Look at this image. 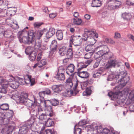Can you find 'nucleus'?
<instances>
[{
    "label": "nucleus",
    "mask_w": 134,
    "mask_h": 134,
    "mask_svg": "<svg viewBox=\"0 0 134 134\" xmlns=\"http://www.w3.org/2000/svg\"><path fill=\"white\" fill-rule=\"evenodd\" d=\"M58 104V101L55 99H52L51 101L48 100H45L42 108V111L44 112V113H46L48 115L53 116L54 114L52 110V107L50 105L52 104L53 105L56 106Z\"/></svg>",
    "instance_id": "obj_1"
},
{
    "label": "nucleus",
    "mask_w": 134,
    "mask_h": 134,
    "mask_svg": "<svg viewBox=\"0 0 134 134\" xmlns=\"http://www.w3.org/2000/svg\"><path fill=\"white\" fill-rule=\"evenodd\" d=\"M67 86L69 87V89L66 90L64 92L62 93V96L67 97H70L72 96H75L78 92V91L76 90V88L77 86V83H76L74 87L73 88V91L70 89L73 85L71 79H67L66 82Z\"/></svg>",
    "instance_id": "obj_2"
},
{
    "label": "nucleus",
    "mask_w": 134,
    "mask_h": 134,
    "mask_svg": "<svg viewBox=\"0 0 134 134\" xmlns=\"http://www.w3.org/2000/svg\"><path fill=\"white\" fill-rule=\"evenodd\" d=\"M98 37V34L92 31H86L82 39L87 40V43L88 45H93L96 42V38Z\"/></svg>",
    "instance_id": "obj_3"
},
{
    "label": "nucleus",
    "mask_w": 134,
    "mask_h": 134,
    "mask_svg": "<svg viewBox=\"0 0 134 134\" xmlns=\"http://www.w3.org/2000/svg\"><path fill=\"white\" fill-rule=\"evenodd\" d=\"M93 127L94 130L98 134H119V132L113 129L110 130L106 128L103 129L101 126L95 125Z\"/></svg>",
    "instance_id": "obj_4"
},
{
    "label": "nucleus",
    "mask_w": 134,
    "mask_h": 134,
    "mask_svg": "<svg viewBox=\"0 0 134 134\" xmlns=\"http://www.w3.org/2000/svg\"><path fill=\"white\" fill-rule=\"evenodd\" d=\"M34 37L33 32L32 30L29 31L28 33L27 37H21L20 36H19V39L21 43H23L25 44L31 43L33 40Z\"/></svg>",
    "instance_id": "obj_5"
},
{
    "label": "nucleus",
    "mask_w": 134,
    "mask_h": 134,
    "mask_svg": "<svg viewBox=\"0 0 134 134\" xmlns=\"http://www.w3.org/2000/svg\"><path fill=\"white\" fill-rule=\"evenodd\" d=\"M55 33V30L53 27L50 28L48 30L47 28H44L42 30V35H44L46 38H44V41L47 42L49 41V38L53 35Z\"/></svg>",
    "instance_id": "obj_6"
},
{
    "label": "nucleus",
    "mask_w": 134,
    "mask_h": 134,
    "mask_svg": "<svg viewBox=\"0 0 134 134\" xmlns=\"http://www.w3.org/2000/svg\"><path fill=\"white\" fill-rule=\"evenodd\" d=\"M47 114L46 113H44V112L42 111V124L44 126L49 127L53 126L54 124L53 121L49 118L50 117L53 116H51L49 115H47Z\"/></svg>",
    "instance_id": "obj_7"
},
{
    "label": "nucleus",
    "mask_w": 134,
    "mask_h": 134,
    "mask_svg": "<svg viewBox=\"0 0 134 134\" xmlns=\"http://www.w3.org/2000/svg\"><path fill=\"white\" fill-rule=\"evenodd\" d=\"M109 58L108 62L105 66L107 69L112 67H118L120 65V63L116 60L115 57L113 54Z\"/></svg>",
    "instance_id": "obj_8"
},
{
    "label": "nucleus",
    "mask_w": 134,
    "mask_h": 134,
    "mask_svg": "<svg viewBox=\"0 0 134 134\" xmlns=\"http://www.w3.org/2000/svg\"><path fill=\"white\" fill-rule=\"evenodd\" d=\"M121 4V3L120 1L116 0H108L107 2L108 8L110 10L118 8Z\"/></svg>",
    "instance_id": "obj_9"
},
{
    "label": "nucleus",
    "mask_w": 134,
    "mask_h": 134,
    "mask_svg": "<svg viewBox=\"0 0 134 134\" xmlns=\"http://www.w3.org/2000/svg\"><path fill=\"white\" fill-rule=\"evenodd\" d=\"M34 122V121H32L31 119L28 121L27 124L25 125L20 128L18 134H26L28 129L32 128L31 126L33 124Z\"/></svg>",
    "instance_id": "obj_10"
},
{
    "label": "nucleus",
    "mask_w": 134,
    "mask_h": 134,
    "mask_svg": "<svg viewBox=\"0 0 134 134\" xmlns=\"http://www.w3.org/2000/svg\"><path fill=\"white\" fill-rule=\"evenodd\" d=\"M0 85L2 86V88L0 90V92L6 93L7 92V88L9 86L8 82L1 77H0Z\"/></svg>",
    "instance_id": "obj_11"
},
{
    "label": "nucleus",
    "mask_w": 134,
    "mask_h": 134,
    "mask_svg": "<svg viewBox=\"0 0 134 134\" xmlns=\"http://www.w3.org/2000/svg\"><path fill=\"white\" fill-rule=\"evenodd\" d=\"M4 116L3 118L2 119L0 118V122L3 121L5 122L6 124L8 123L9 121L11 120L12 117L13 115V111L10 110L9 112H7L5 114L3 113Z\"/></svg>",
    "instance_id": "obj_12"
},
{
    "label": "nucleus",
    "mask_w": 134,
    "mask_h": 134,
    "mask_svg": "<svg viewBox=\"0 0 134 134\" xmlns=\"http://www.w3.org/2000/svg\"><path fill=\"white\" fill-rule=\"evenodd\" d=\"M129 77H125L121 79L118 82L119 85L118 86L114 88V90L117 91L119 90L126 85L127 82L129 81Z\"/></svg>",
    "instance_id": "obj_13"
},
{
    "label": "nucleus",
    "mask_w": 134,
    "mask_h": 134,
    "mask_svg": "<svg viewBox=\"0 0 134 134\" xmlns=\"http://www.w3.org/2000/svg\"><path fill=\"white\" fill-rule=\"evenodd\" d=\"M103 48L106 51H104L103 50L100 51L96 53L94 56V58L97 59H99L101 60V57L104 54H106L107 53L109 52V49L108 47L106 46H104Z\"/></svg>",
    "instance_id": "obj_14"
},
{
    "label": "nucleus",
    "mask_w": 134,
    "mask_h": 134,
    "mask_svg": "<svg viewBox=\"0 0 134 134\" xmlns=\"http://www.w3.org/2000/svg\"><path fill=\"white\" fill-rule=\"evenodd\" d=\"M25 98V99L28 98L27 94L26 93H25L22 94L20 96H19L17 94H13L12 98L14 100L18 101L20 103L23 102L24 101L23 100V98Z\"/></svg>",
    "instance_id": "obj_15"
},
{
    "label": "nucleus",
    "mask_w": 134,
    "mask_h": 134,
    "mask_svg": "<svg viewBox=\"0 0 134 134\" xmlns=\"http://www.w3.org/2000/svg\"><path fill=\"white\" fill-rule=\"evenodd\" d=\"M9 105L5 103L0 104V118L2 119L4 116L3 113L4 110H7L9 109Z\"/></svg>",
    "instance_id": "obj_16"
},
{
    "label": "nucleus",
    "mask_w": 134,
    "mask_h": 134,
    "mask_svg": "<svg viewBox=\"0 0 134 134\" xmlns=\"http://www.w3.org/2000/svg\"><path fill=\"white\" fill-rule=\"evenodd\" d=\"M52 88L54 92L59 93L63 90L64 87L62 85H54L52 86Z\"/></svg>",
    "instance_id": "obj_17"
},
{
    "label": "nucleus",
    "mask_w": 134,
    "mask_h": 134,
    "mask_svg": "<svg viewBox=\"0 0 134 134\" xmlns=\"http://www.w3.org/2000/svg\"><path fill=\"white\" fill-rule=\"evenodd\" d=\"M92 60L90 59L87 60L85 63L81 62L78 63L77 66L79 67L78 70H81L82 69L86 68L92 61Z\"/></svg>",
    "instance_id": "obj_18"
},
{
    "label": "nucleus",
    "mask_w": 134,
    "mask_h": 134,
    "mask_svg": "<svg viewBox=\"0 0 134 134\" xmlns=\"http://www.w3.org/2000/svg\"><path fill=\"white\" fill-rule=\"evenodd\" d=\"M80 42H81L78 36H72L70 38L69 46L71 47V44H74V43H79Z\"/></svg>",
    "instance_id": "obj_19"
},
{
    "label": "nucleus",
    "mask_w": 134,
    "mask_h": 134,
    "mask_svg": "<svg viewBox=\"0 0 134 134\" xmlns=\"http://www.w3.org/2000/svg\"><path fill=\"white\" fill-rule=\"evenodd\" d=\"M27 98L25 99V98H23V100H24L23 102H21V103H24V104L26 106L29 107H31L32 105L34 102L35 101V98L34 99V101L27 99Z\"/></svg>",
    "instance_id": "obj_20"
},
{
    "label": "nucleus",
    "mask_w": 134,
    "mask_h": 134,
    "mask_svg": "<svg viewBox=\"0 0 134 134\" xmlns=\"http://www.w3.org/2000/svg\"><path fill=\"white\" fill-rule=\"evenodd\" d=\"M75 66L74 65L72 64H70L68 66L66 69V73L70 76L72 75V74L74 72Z\"/></svg>",
    "instance_id": "obj_21"
},
{
    "label": "nucleus",
    "mask_w": 134,
    "mask_h": 134,
    "mask_svg": "<svg viewBox=\"0 0 134 134\" xmlns=\"http://www.w3.org/2000/svg\"><path fill=\"white\" fill-rule=\"evenodd\" d=\"M121 92L120 91L116 92L115 93L111 92L108 93V95L111 98V100H114L118 98V95Z\"/></svg>",
    "instance_id": "obj_22"
},
{
    "label": "nucleus",
    "mask_w": 134,
    "mask_h": 134,
    "mask_svg": "<svg viewBox=\"0 0 134 134\" xmlns=\"http://www.w3.org/2000/svg\"><path fill=\"white\" fill-rule=\"evenodd\" d=\"M3 36L7 38H10L11 39V40H12L14 37V36L13 34L12 31L9 30H7L4 32Z\"/></svg>",
    "instance_id": "obj_23"
},
{
    "label": "nucleus",
    "mask_w": 134,
    "mask_h": 134,
    "mask_svg": "<svg viewBox=\"0 0 134 134\" xmlns=\"http://www.w3.org/2000/svg\"><path fill=\"white\" fill-rule=\"evenodd\" d=\"M27 77L28 79H27L25 80V84L28 85L31 83L30 85L33 86L34 84L35 80L34 78H31V76L30 75H27Z\"/></svg>",
    "instance_id": "obj_24"
},
{
    "label": "nucleus",
    "mask_w": 134,
    "mask_h": 134,
    "mask_svg": "<svg viewBox=\"0 0 134 134\" xmlns=\"http://www.w3.org/2000/svg\"><path fill=\"white\" fill-rule=\"evenodd\" d=\"M119 75L118 73L117 72H114L113 73L110 75L108 77L107 79L108 81H111L113 79H117L119 78Z\"/></svg>",
    "instance_id": "obj_25"
},
{
    "label": "nucleus",
    "mask_w": 134,
    "mask_h": 134,
    "mask_svg": "<svg viewBox=\"0 0 134 134\" xmlns=\"http://www.w3.org/2000/svg\"><path fill=\"white\" fill-rule=\"evenodd\" d=\"M50 46L51 48L52 49L51 53H53L54 52L56 51L57 47V43L56 41L55 40H53Z\"/></svg>",
    "instance_id": "obj_26"
},
{
    "label": "nucleus",
    "mask_w": 134,
    "mask_h": 134,
    "mask_svg": "<svg viewBox=\"0 0 134 134\" xmlns=\"http://www.w3.org/2000/svg\"><path fill=\"white\" fill-rule=\"evenodd\" d=\"M9 8H11L12 9L10 10H7L6 13V15L8 16H12L15 15L16 12V10L15 7H8Z\"/></svg>",
    "instance_id": "obj_27"
},
{
    "label": "nucleus",
    "mask_w": 134,
    "mask_h": 134,
    "mask_svg": "<svg viewBox=\"0 0 134 134\" xmlns=\"http://www.w3.org/2000/svg\"><path fill=\"white\" fill-rule=\"evenodd\" d=\"M79 76L81 78H86L89 76V74L87 71H83L79 72L78 73Z\"/></svg>",
    "instance_id": "obj_28"
},
{
    "label": "nucleus",
    "mask_w": 134,
    "mask_h": 134,
    "mask_svg": "<svg viewBox=\"0 0 134 134\" xmlns=\"http://www.w3.org/2000/svg\"><path fill=\"white\" fill-rule=\"evenodd\" d=\"M34 48L33 47L29 46L26 48L25 52L27 55H31L34 52Z\"/></svg>",
    "instance_id": "obj_29"
},
{
    "label": "nucleus",
    "mask_w": 134,
    "mask_h": 134,
    "mask_svg": "<svg viewBox=\"0 0 134 134\" xmlns=\"http://www.w3.org/2000/svg\"><path fill=\"white\" fill-rule=\"evenodd\" d=\"M19 85V83L16 80L9 83V86L13 89L17 88Z\"/></svg>",
    "instance_id": "obj_30"
},
{
    "label": "nucleus",
    "mask_w": 134,
    "mask_h": 134,
    "mask_svg": "<svg viewBox=\"0 0 134 134\" xmlns=\"http://www.w3.org/2000/svg\"><path fill=\"white\" fill-rule=\"evenodd\" d=\"M101 2L99 0H93L92 3V7H99L101 5Z\"/></svg>",
    "instance_id": "obj_31"
},
{
    "label": "nucleus",
    "mask_w": 134,
    "mask_h": 134,
    "mask_svg": "<svg viewBox=\"0 0 134 134\" xmlns=\"http://www.w3.org/2000/svg\"><path fill=\"white\" fill-rule=\"evenodd\" d=\"M36 41V43L35 46V48H36L40 51H41L42 49L41 40H40V39H38Z\"/></svg>",
    "instance_id": "obj_32"
},
{
    "label": "nucleus",
    "mask_w": 134,
    "mask_h": 134,
    "mask_svg": "<svg viewBox=\"0 0 134 134\" xmlns=\"http://www.w3.org/2000/svg\"><path fill=\"white\" fill-rule=\"evenodd\" d=\"M56 36L59 40H62L63 38V34L61 30H58L56 32Z\"/></svg>",
    "instance_id": "obj_33"
},
{
    "label": "nucleus",
    "mask_w": 134,
    "mask_h": 134,
    "mask_svg": "<svg viewBox=\"0 0 134 134\" xmlns=\"http://www.w3.org/2000/svg\"><path fill=\"white\" fill-rule=\"evenodd\" d=\"M122 17L124 20H128L132 17V16L130 13H125L122 14Z\"/></svg>",
    "instance_id": "obj_34"
},
{
    "label": "nucleus",
    "mask_w": 134,
    "mask_h": 134,
    "mask_svg": "<svg viewBox=\"0 0 134 134\" xmlns=\"http://www.w3.org/2000/svg\"><path fill=\"white\" fill-rule=\"evenodd\" d=\"M68 48L65 47H63L60 48L59 50V53L62 56H63L66 54Z\"/></svg>",
    "instance_id": "obj_35"
},
{
    "label": "nucleus",
    "mask_w": 134,
    "mask_h": 134,
    "mask_svg": "<svg viewBox=\"0 0 134 134\" xmlns=\"http://www.w3.org/2000/svg\"><path fill=\"white\" fill-rule=\"evenodd\" d=\"M73 23L75 25H82V20L80 18H74L73 19Z\"/></svg>",
    "instance_id": "obj_36"
},
{
    "label": "nucleus",
    "mask_w": 134,
    "mask_h": 134,
    "mask_svg": "<svg viewBox=\"0 0 134 134\" xmlns=\"http://www.w3.org/2000/svg\"><path fill=\"white\" fill-rule=\"evenodd\" d=\"M55 78L60 80H63L65 79V77L64 74H57Z\"/></svg>",
    "instance_id": "obj_37"
},
{
    "label": "nucleus",
    "mask_w": 134,
    "mask_h": 134,
    "mask_svg": "<svg viewBox=\"0 0 134 134\" xmlns=\"http://www.w3.org/2000/svg\"><path fill=\"white\" fill-rule=\"evenodd\" d=\"M55 132L53 130L50 129L44 130L42 129V134H55Z\"/></svg>",
    "instance_id": "obj_38"
},
{
    "label": "nucleus",
    "mask_w": 134,
    "mask_h": 134,
    "mask_svg": "<svg viewBox=\"0 0 134 134\" xmlns=\"http://www.w3.org/2000/svg\"><path fill=\"white\" fill-rule=\"evenodd\" d=\"M91 92V89L90 88H87L86 91L83 92L82 94L83 96H89L90 95Z\"/></svg>",
    "instance_id": "obj_39"
},
{
    "label": "nucleus",
    "mask_w": 134,
    "mask_h": 134,
    "mask_svg": "<svg viewBox=\"0 0 134 134\" xmlns=\"http://www.w3.org/2000/svg\"><path fill=\"white\" fill-rule=\"evenodd\" d=\"M73 55V53L72 52V50L71 49L69 48L68 49V50L66 52V55L68 58H71Z\"/></svg>",
    "instance_id": "obj_40"
},
{
    "label": "nucleus",
    "mask_w": 134,
    "mask_h": 134,
    "mask_svg": "<svg viewBox=\"0 0 134 134\" xmlns=\"http://www.w3.org/2000/svg\"><path fill=\"white\" fill-rule=\"evenodd\" d=\"M7 69L9 71H12L15 69L14 66L13 65L11 64H7L6 66Z\"/></svg>",
    "instance_id": "obj_41"
},
{
    "label": "nucleus",
    "mask_w": 134,
    "mask_h": 134,
    "mask_svg": "<svg viewBox=\"0 0 134 134\" xmlns=\"http://www.w3.org/2000/svg\"><path fill=\"white\" fill-rule=\"evenodd\" d=\"M102 74L101 72H99L98 71H95L93 72V76L94 78H98Z\"/></svg>",
    "instance_id": "obj_42"
},
{
    "label": "nucleus",
    "mask_w": 134,
    "mask_h": 134,
    "mask_svg": "<svg viewBox=\"0 0 134 134\" xmlns=\"http://www.w3.org/2000/svg\"><path fill=\"white\" fill-rule=\"evenodd\" d=\"M93 52H91L86 53L85 55V58L86 59H91V58L93 55Z\"/></svg>",
    "instance_id": "obj_43"
},
{
    "label": "nucleus",
    "mask_w": 134,
    "mask_h": 134,
    "mask_svg": "<svg viewBox=\"0 0 134 134\" xmlns=\"http://www.w3.org/2000/svg\"><path fill=\"white\" fill-rule=\"evenodd\" d=\"M77 125H76L75 126L74 133L75 134H80L81 130L80 128L76 127Z\"/></svg>",
    "instance_id": "obj_44"
},
{
    "label": "nucleus",
    "mask_w": 134,
    "mask_h": 134,
    "mask_svg": "<svg viewBox=\"0 0 134 134\" xmlns=\"http://www.w3.org/2000/svg\"><path fill=\"white\" fill-rule=\"evenodd\" d=\"M65 72V69L63 66H60L58 69V70L57 74H64Z\"/></svg>",
    "instance_id": "obj_45"
},
{
    "label": "nucleus",
    "mask_w": 134,
    "mask_h": 134,
    "mask_svg": "<svg viewBox=\"0 0 134 134\" xmlns=\"http://www.w3.org/2000/svg\"><path fill=\"white\" fill-rule=\"evenodd\" d=\"M126 4L129 6H133L134 0H127L126 2Z\"/></svg>",
    "instance_id": "obj_46"
},
{
    "label": "nucleus",
    "mask_w": 134,
    "mask_h": 134,
    "mask_svg": "<svg viewBox=\"0 0 134 134\" xmlns=\"http://www.w3.org/2000/svg\"><path fill=\"white\" fill-rule=\"evenodd\" d=\"M86 46L85 47V49L87 51H89L92 50L93 49V45H88L87 43H86Z\"/></svg>",
    "instance_id": "obj_47"
},
{
    "label": "nucleus",
    "mask_w": 134,
    "mask_h": 134,
    "mask_svg": "<svg viewBox=\"0 0 134 134\" xmlns=\"http://www.w3.org/2000/svg\"><path fill=\"white\" fill-rule=\"evenodd\" d=\"M9 79H8V81H7V80H6L5 79H3L4 80H5L6 81H7L8 82V83H9V82H13V81H15V79L14 77H13V76L12 75H10L8 77Z\"/></svg>",
    "instance_id": "obj_48"
},
{
    "label": "nucleus",
    "mask_w": 134,
    "mask_h": 134,
    "mask_svg": "<svg viewBox=\"0 0 134 134\" xmlns=\"http://www.w3.org/2000/svg\"><path fill=\"white\" fill-rule=\"evenodd\" d=\"M14 29H17L19 28V26L18 25V24L16 22L14 23L13 22V25L11 26Z\"/></svg>",
    "instance_id": "obj_49"
},
{
    "label": "nucleus",
    "mask_w": 134,
    "mask_h": 134,
    "mask_svg": "<svg viewBox=\"0 0 134 134\" xmlns=\"http://www.w3.org/2000/svg\"><path fill=\"white\" fill-rule=\"evenodd\" d=\"M18 79L19 80V81H18L19 83V84L20 83V84L21 85L25 84V80H24L23 79L21 78H20L19 77L18 78Z\"/></svg>",
    "instance_id": "obj_50"
},
{
    "label": "nucleus",
    "mask_w": 134,
    "mask_h": 134,
    "mask_svg": "<svg viewBox=\"0 0 134 134\" xmlns=\"http://www.w3.org/2000/svg\"><path fill=\"white\" fill-rule=\"evenodd\" d=\"M14 126H9L8 129V130L7 131L8 133V131H9V133H12L13 130L14 129Z\"/></svg>",
    "instance_id": "obj_51"
},
{
    "label": "nucleus",
    "mask_w": 134,
    "mask_h": 134,
    "mask_svg": "<svg viewBox=\"0 0 134 134\" xmlns=\"http://www.w3.org/2000/svg\"><path fill=\"white\" fill-rule=\"evenodd\" d=\"M42 25V23L38 22H36L34 24V25L35 27L38 28Z\"/></svg>",
    "instance_id": "obj_52"
},
{
    "label": "nucleus",
    "mask_w": 134,
    "mask_h": 134,
    "mask_svg": "<svg viewBox=\"0 0 134 134\" xmlns=\"http://www.w3.org/2000/svg\"><path fill=\"white\" fill-rule=\"evenodd\" d=\"M100 60H99V59H97L96 62L94 63L93 67L94 68H97L99 65L100 62Z\"/></svg>",
    "instance_id": "obj_53"
},
{
    "label": "nucleus",
    "mask_w": 134,
    "mask_h": 134,
    "mask_svg": "<svg viewBox=\"0 0 134 134\" xmlns=\"http://www.w3.org/2000/svg\"><path fill=\"white\" fill-rule=\"evenodd\" d=\"M51 91L48 88H46L45 91H42V93L44 94H49L51 93Z\"/></svg>",
    "instance_id": "obj_54"
},
{
    "label": "nucleus",
    "mask_w": 134,
    "mask_h": 134,
    "mask_svg": "<svg viewBox=\"0 0 134 134\" xmlns=\"http://www.w3.org/2000/svg\"><path fill=\"white\" fill-rule=\"evenodd\" d=\"M87 124L86 121L85 120H83L79 122L78 125L79 126H81L83 125H84Z\"/></svg>",
    "instance_id": "obj_55"
},
{
    "label": "nucleus",
    "mask_w": 134,
    "mask_h": 134,
    "mask_svg": "<svg viewBox=\"0 0 134 134\" xmlns=\"http://www.w3.org/2000/svg\"><path fill=\"white\" fill-rule=\"evenodd\" d=\"M57 15V13H52L49 14V16L51 18H55Z\"/></svg>",
    "instance_id": "obj_56"
},
{
    "label": "nucleus",
    "mask_w": 134,
    "mask_h": 134,
    "mask_svg": "<svg viewBox=\"0 0 134 134\" xmlns=\"http://www.w3.org/2000/svg\"><path fill=\"white\" fill-rule=\"evenodd\" d=\"M42 57V53L41 52L40 53L38 54L37 57V61H40L41 60V59Z\"/></svg>",
    "instance_id": "obj_57"
},
{
    "label": "nucleus",
    "mask_w": 134,
    "mask_h": 134,
    "mask_svg": "<svg viewBox=\"0 0 134 134\" xmlns=\"http://www.w3.org/2000/svg\"><path fill=\"white\" fill-rule=\"evenodd\" d=\"M114 37L116 39L120 38L121 37V35L119 33L115 32Z\"/></svg>",
    "instance_id": "obj_58"
},
{
    "label": "nucleus",
    "mask_w": 134,
    "mask_h": 134,
    "mask_svg": "<svg viewBox=\"0 0 134 134\" xmlns=\"http://www.w3.org/2000/svg\"><path fill=\"white\" fill-rule=\"evenodd\" d=\"M4 29L2 27H0V36H2L4 34Z\"/></svg>",
    "instance_id": "obj_59"
},
{
    "label": "nucleus",
    "mask_w": 134,
    "mask_h": 134,
    "mask_svg": "<svg viewBox=\"0 0 134 134\" xmlns=\"http://www.w3.org/2000/svg\"><path fill=\"white\" fill-rule=\"evenodd\" d=\"M36 56L34 55L33 56L30 55L29 57V59L31 61H33L35 59Z\"/></svg>",
    "instance_id": "obj_60"
},
{
    "label": "nucleus",
    "mask_w": 134,
    "mask_h": 134,
    "mask_svg": "<svg viewBox=\"0 0 134 134\" xmlns=\"http://www.w3.org/2000/svg\"><path fill=\"white\" fill-rule=\"evenodd\" d=\"M43 11L46 14H48L49 12V10L47 7H44L43 8Z\"/></svg>",
    "instance_id": "obj_61"
},
{
    "label": "nucleus",
    "mask_w": 134,
    "mask_h": 134,
    "mask_svg": "<svg viewBox=\"0 0 134 134\" xmlns=\"http://www.w3.org/2000/svg\"><path fill=\"white\" fill-rule=\"evenodd\" d=\"M10 52V51H9V49H5L4 51V53L5 55L6 56H7V54L9 53Z\"/></svg>",
    "instance_id": "obj_62"
},
{
    "label": "nucleus",
    "mask_w": 134,
    "mask_h": 134,
    "mask_svg": "<svg viewBox=\"0 0 134 134\" xmlns=\"http://www.w3.org/2000/svg\"><path fill=\"white\" fill-rule=\"evenodd\" d=\"M42 60L40 61H37L38 62L37 63V66L39 68H41L42 67Z\"/></svg>",
    "instance_id": "obj_63"
},
{
    "label": "nucleus",
    "mask_w": 134,
    "mask_h": 134,
    "mask_svg": "<svg viewBox=\"0 0 134 134\" xmlns=\"http://www.w3.org/2000/svg\"><path fill=\"white\" fill-rule=\"evenodd\" d=\"M80 110H81V111L82 112H84L85 111H86V108L84 105L82 106V107L81 109H80Z\"/></svg>",
    "instance_id": "obj_64"
}]
</instances>
